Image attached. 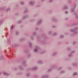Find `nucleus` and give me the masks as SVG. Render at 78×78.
<instances>
[{"label":"nucleus","instance_id":"obj_7","mask_svg":"<svg viewBox=\"0 0 78 78\" xmlns=\"http://www.w3.org/2000/svg\"><path fill=\"white\" fill-rule=\"evenodd\" d=\"M62 8L63 9L67 10V9H69V7L67 5H65Z\"/></svg>","mask_w":78,"mask_h":78},{"label":"nucleus","instance_id":"obj_37","mask_svg":"<svg viewBox=\"0 0 78 78\" xmlns=\"http://www.w3.org/2000/svg\"><path fill=\"white\" fill-rule=\"evenodd\" d=\"M26 19V17L25 16H24L23 17L22 19V20H25V19Z\"/></svg>","mask_w":78,"mask_h":78},{"label":"nucleus","instance_id":"obj_33","mask_svg":"<svg viewBox=\"0 0 78 78\" xmlns=\"http://www.w3.org/2000/svg\"><path fill=\"white\" fill-rule=\"evenodd\" d=\"M30 39H32V40H33L34 39V35H32L30 37Z\"/></svg>","mask_w":78,"mask_h":78},{"label":"nucleus","instance_id":"obj_25","mask_svg":"<svg viewBox=\"0 0 78 78\" xmlns=\"http://www.w3.org/2000/svg\"><path fill=\"white\" fill-rule=\"evenodd\" d=\"M33 36H36L37 35V33L36 32H34L32 33Z\"/></svg>","mask_w":78,"mask_h":78},{"label":"nucleus","instance_id":"obj_63","mask_svg":"<svg viewBox=\"0 0 78 78\" xmlns=\"http://www.w3.org/2000/svg\"><path fill=\"white\" fill-rule=\"evenodd\" d=\"M41 5H37V7H40Z\"/></svg>","mask_w":78,"mask_h":78},{"label":"nucleus","instance_id":"obj_35","mask_svg":"<svg viewBox=\"0 0 78 78\" xmlns=\"http://www.w3.org/2000/svg\"><path fill=\"white\" fill-rule=\"evenodd\" d=\"M65 36L64 35H62L60 36V38L61 39H63L64 37Z\"/></svg>","mask_w":78,"mask_h":78},{"label":"nucleus","instance_id":"obj_9","mask_svg":"<svg viewBox=\"0 0 78 78\" xmlns=\"http://www.w3.org/2000/svg\"><path fill=\"white\" fill-rule=\"evenodd\" d=\"M37 63L39 64H44L43 61L41 60H38L37 62Z\"/></svg>","mask_w":78,"mask_h":78},{"label":"nucleus","instance_id":"obj_50","mask_svg":"<svg viewBox=\"0 0 78 78\" xmlns=\"http://www.w3.org/2000/svg\"><path fill=\"white\" fill-rule=\"evenodd\" d=\"M19 13H16L15 14V15H16V16H19Z\"/></svg>","mask_w":78,"mask_h":78},{"label":"nucleus","instance_id":"obj_15","mask_svg":"<svg viewBox=\"0 0 78 78\" xmlns=\"http://www.w3.org/2000/svg\"><path fill=\"white\" fill-rule=\"evenodd\" d=\"M19 3L21 5H25V2H24L20 1Z\"/></svg>","mask_w":78,"mask_h":78},{"label":"nucleus","instance_id":"obj_46","mask_svg":"<svg viewBox=\"0 0 78 78\" xmlns=\"http://www.w3.org/2000/svg\"><path fill=\"white\" fill-rule=\"evenodd\" d=\"M62 69V67H59L58 69V70H61V69Z\"/></svg>","mask_w":78,"mask_h":78},{"label":"nucleus","instance_id":"obj_27","mask_svg":"<svg viewBox=\"0 0 78 78\" xmlns=\"http://www.w3.org/2000/svg\"><path fill=\"white\" fill-rule=\"evenodd\" d=\"M78 75V73L76 72H74L73 73V76H76V75Z\"/></svg>","mask_w":78,"mask_h":78},{"label":"nucleus","instance_id":"obj_62","mask_svg":"<svg viewBox=\"0 0 78 78\" xmlns=\"http://www.w3.org/2000/svg\"><path fill=\"white\" fill-rule=\"evenodd\" d=\"M53 28H56V26H52Z\"/></svg>","mask_w":78,"mask_h":78},{"label":"nucleus","instance_id":"obj_26","mask_svg":"<svg viewBox=\"0 0 78 78\" xmlns=\"http://www.w3.org/2000/svg\"><path fill=\"white\" fill-rule=\"evenodd\" d=\"M17 46H19V44H14L13 47H17Z\"/></svg>","mask_w":78,"mask_h":78},{"label":"nucleus","instance_id":"obj_55","mask_svg":"<svg viewBox=\"0 0 78 78\" xmlns=\"http://www.w3.org/2000/svg\"><path fill=\"white\" fill-rule=\"evenodd\" d=\"M76 44V41H74L73 42V45H75V44Z\"/></svg>","mask_w":78,"mask_h":78},{"label":"nucleus","instance_id":"obj_17","mask_svg":"<svg viewBox=\"0 0 78 78\" xmlns=\"http://www.w3.org/2000/svg\"><path fill=\"white\" fill-rule=\"evenodd\" d=\"M6 7L5 6L3 7H0V11L1 10H4L6 9Z\"/></svg>","mask_w":78,"mask_h":78},{"label":"nucleus","instance_id":"obj_59","mask_svg":"<svg viewBox=\"0 0 78 78\" xmlns=\"http://www.w3.org/2000/svg\"><path fill=\"white\" fill-rule=\"evenodd\" d=\"M16 7H18L19 6V5L18 4H16Z\"/></svg>","mask_w":78,"mask_h":78},{"label":"nucleus","instance_id":"obj_49","mask_svg":"<svg viewBox=\"0 0 78 78\" xmlns=\"http://www.w3.org/2000/svg\"><path fill=\"white\" fill-rule=\"evenodd\" d=\"M39 28L38 27H37L35 29V30H36V31H38V30H39Z\"/></svg>","mask_w":78,"mask_h":78},{"label":"nucleus","instance_id":"obj_40","mask_svg":"<svg viewBox=\"0 0 78 78\" xmlns=\"http://www.w3.org/2000/svg\"><path fill=\"white\" fill-rule=\"evenodd\" d=\"M65 71L62 70L60 72V73H65Z\"/></svg>","mask_w":78,"mask_h":78},{"label":"nucleus","instance_id":"obj_44","mask_svg":"<svg viewBox=\"0 0 78 78\" xmlns=\"http://www.w3.org/2000/svg\"><path fill=\"white\" fill-rule=\"evenodd\" d=\"M76 4H75L73 5V8L75 9V8H76Z\"/></svg>","mask_w":78,"mask_h":78},{"label":"nucleus","instance_id":"obj_30","mask_svg":"<svg viewBox=\"0 0 78 78\" xmlns=\"http://www.w3.org/2000/svg\"><path fill=\"white\" fill-rule=\"evenodd\" d=\"M3 23V20H0V26Z\"/></svg>","mask_w":78,"mask_h":78},{"label":"nucleus","instance_id":"obj_61","mask_svg":"<svg viewBox=\"0 0 78 78\" xmlns=\"http://www.w3.org/2000/svg\"><path fill=\"white\" fill-rule=\"evenodd\" d=\"M65 13L66 14H68V12L67 11H66L65 12Z\"/></svg>","mask_w":78,"mask_h":78},{"label":"nucleus","instance_id":"obj_45","mask_svg":"<svg viewBox=\"0 0 78 78\" xmlns=\"http://www.w3.org/2000/svg\"><path fill=\"white\" fill-rule=\"evenodd\" d=\"M7 42L9 44L10 43H11V41H10V39H8V40H7Z\"/></svg>","mask_w":78,"mask_h":78},{"label":"nucleus","instance_id":"obj_11","mask_svg":"<svg viewBox=\"0 0 78 78\" xmlns=\"http://www.w3.org/2000/svg\"><path fill=\"white\" fill-rule=\"evenodd\" d=\"M3 74L4 75H5V76H9V74L5 72H3Z\"/></svg>","mask_w":78,"mask_h":78},{"label":"nucleus","instance_id":"obj_36","mask_svg":"<svg viewBox=\"0 0 78 78\" xmlns=\"http://www.w3.org/2000/svg\"><path fill=\"white\" fill-rule=\"evenodd\" d=\"M48 34H50V35H51V34H52V31H49L48 32Z\"/></svg>","mask_w":78,"mask_h":78},{"label":"nucleus","instance_id":"obj_42","mask_svg":"<svg viewBox=\"0 0 78 78\" xmlns=\"http://www.w3.org/2000/svg\"><path fill=\"white\" fill-rule=\"evenodd\" d=\"M25 16L26 17V19H28V18H29V17H30V16H29V15H25Z\"/></svg>","mask_w":78,"mask_h":78},{"label":"nucleus","instance_id":"obj_24","mask_svg":"<svg viewBox=\"0 0 78 78\" xmlns=\"http://www.w3.org/2000/svg\"><path fill=\"white\" fill-rule=\"evenodd\" d=\"M31 76V74L30 73H27L26 74V76L27 77H30V76Z\"/></svg>","mask_w":78,"mask_h":78},{"label":"nucleus","instance_id":"obj_10","mask_svg":"<svg viewBox=\"0 0 78 78\" xmlns=\"http://www.w3.org/2000/svg\"><path fill=\"white\" fill-rule=\"evenodd\" d=\"M51 68H52V69H56L57 68V66H56V65H53L51 66Z\"/></svg>","mask_w":78,"mask_h":78},{"label":"nucleus","instance_id":"obj_14","mask_svg":"<svg viewBox=\"0 0 78 78\" xmlns=\"http://www.w3.org/2000/svg\"><path fill=\"white\" fill-rule=\"evenodd\" d=\"M52 21H53V22H56L57 21L56 19L55 18V17H53L52 18Z\"/></svg>","mask_w":78,"mask_h":78},{"label":"nucleus","instance_id":"obj_34","mask_svg":"<svg viewBox=\"0 0 78 78\" xmlns=\"http://www.w3.org/2000/svg\"><path fill=\"white\" fill-rule=\"evenodd\" d=\"M67 50H68V51H71V48L70 47L67 48Z\"/></svg>","mask_w":78,"mask_h":78},{"label":"nucleus","instance_id":"obj_60","mask_svg":"<svg viewBox=\"0 0 78 78\" xmlns=\"http://www.w3.org/2000/svg\"><path fill=\"white\" fill-rule=\"evenodd\" d=\"M76 19H78V15H76Z\"/></svg>","mask_w":78,"mask_h":78},{"label":"nucleus","instance_id":"obj_56","mask_svg":"<svg viewBox=\"0 0 78 78\" xmlns=\"http://www.w3.org/2000/svg\"><path fill=\"white\" fill-rule=\"evenodd\" d=\"M69 3H72V0H69Z\"/></svg>","mask_w":78,"mask_h":78},{"label":"nucleus","instance_id":"obj_13","mask_svg":"<svg viewBox=\"0 0 78 78\" xmlns=\"http://www.w3.org/2000/svg\"><path fill=\"white\" fill-rule=\"evenodd\" d=\"M0 60L2 61V60H5V58L3 55H1L0 56Z\"/></svg>","mask_w":78,"mask_h":78},{"label":"nucleus","instance_id":"obj_58","mask_svg":"<svg viewBox=\"0 0 78 78\" xmlns=\"http://www.w3.org/2000/svg\"><path fill=\"white\" fill-rule=\"evenodd\" d=\"M18 69V68H17L15 67L14 68V70H17Z\"/></svg>","mask_w":78,"mask_h":78},{"label":"nucleus","instance_id":"obj_38","mask_svg":"<svg viewBox=\"0 0 78 78\" xmlns=\"http://www.w3.org/2000/svg\"><path fill=\"white\" fill-rule=\"evenodd\" d=\"M51 70H52V69L51 68V69H49L48 71V72H50L51 71Z\"/></svg>","mask_w":78,"mask_h":78},{"label":"nucleus","instance_id":"obj_18","mask_svg":"<svg viewBox=\"0 0 78 78\" xmlns=\"http://www.w3.org/2000/svg\"><path fill=\"white\" fill-rule=\"evenodd\" d=\"M9 10H10V8H8L5 10V12H8V11H9Z\"/></svg>","mask_w":78,"mask_h":78},{"label":"nucleus","instance_id":"obj_22","mask_svg":"<svg viewBox=\"0 0 78 78\" xmlns=\"http://www.w3.org/2000/svg\"><path fill=\"white\" fill-rule=\"evenodd\" d=\"M41 36L38 35L37 36V39L38 40V41H40L41 40Z\"/></svg>","mask_w":78,"mask_h":78},{"label":"nucleus","instance_id":"obj_48","mask_svg":"<svg viewBox=\"0 0 78 78\" xmlns=\"http://www.w3.org/2000/svg\"><path fill=\"white\" fill-rule=\"evenodd\" d=\"M20 41H24V38H21V39H20Z\"/></svg>","mask_w":78,"mask_h":78},{"label":"nucleus","instance_id":"obj_31","mask_svg":"<svg viewBox=\"0 0 78 78\" xmlns=\"http://www.w3.org/2000/svg\"><path fill=\"white\" fill-rule=\"evenodd\" d=\"M57 34L58 33H55L52 34V36H57Z\"/></svg>","mask_w":78,"mask_h":78},{"label":"nucleus","instance_id":"obj_51","mask_svg":"<svg viewBox=\"0 0 78 78\" xmlns=\"http://www.w3.org/2000/svg\"><path fill=\"white\" fill-rule=\"evenodd\" d=\"M19 31H16V35H18V34H19Z\"/></svg>","mask_w":78,"mask_h":78},{"label":"nucleus","instance_id":"obj_20","mask_svg":"<svg viewBox=\"0 0 78 78\" xmlns=\"http://www.w3.org/2000/svg\"><path fill=\"white\" fill-rule=\"evenodd\" d=\"M29 47L30 48H32V46H33V44L31 43V42H30L29 43Z\"/></svg>","mask_w":78,"mask_h":78},{"label":"nucleus","instance_id":"obj_12","mask_svg":"<svg viewBox=\"0 0 78 78\" xmlns=\"http://www.w3.org/2000/svg\"><path fill=\"white\" fill-rule=\"evenodd\" d=\"M57 53V52H55L52 54V56H56Z\"/></svg>","mask_w":78,"mask_h":78},{"label":"nucleus","instance_id":"obj_3","mask_svg":"<svg viewBox=\"0 0 78 78\" xmlns=\"http://www.w3.org/2000/svg\"><path fill=\"white\" fill-rule=\"evenodd\" d=\"M37 69V67H33L32 68H29L27 69V70H36Z\"/></svg>","mask_w":78,"mask_h":78},{"label":"nucleus","instance_id":"obj_32","mask_svg":"<svg viewBox=\"0 0 78 78\" xmlns=\"http://www.w3.org/2000/svg\"><path fill=\"white\" fill-rule=\"evenodd\" d=\"M19 69H20V70H23V68L22 67V66L21 65H20L19 66Z\"/></svg>","mask_w":78,"mask_h":78},{"label":"nucleus","instance_id":"obj_6","mask_svg":"<svg viewBox=\"0 0 78 78\" xmlns=\"http://www.w3.org/2000/svg\"><path fill=\"white\" fill-rule=\"evenodd\" d=\"M42 20H40L37 23V25H38V26L40 25H41V23H42Z\"/></svg>","mask_w":78,"mask_h":78},{"label":"nucleus","instance_id":"obj_29","mask_svg":"<svg viewBox=\"0 0 78 78\" xmlns=\"http://www.w3.org/2000/svg\"><path fill=\"white\" fill-rule=\"evenodd\" d=\"M28 10L27 8H26L24 10V12H25V13H27V12H28Z\"/></svg>","mask_w":78,"mask_h":78},{"label":"nucleus","instance_id":"obj_2","mask_svg":"<svg viewBox=\"0 0 78 78\" xmlns=\"http://www.w3.org/2000/svg\"><path fill=\"white\" fill-rule=\"evenodd\" d=\"M39 49V47L38 46H36L35 47V48L34 50V53H37L38 51V50Z\"/></svg>","mask_w":78,"mask_h":78},{"label":"nucleus","instance_id":"obj_64","mask_svg":"<svg viewBox=\"0 0 78 78\" xmlns=\"http://www.w3.org/2000/svg\"><path fill=\"white\" fill-rule=\"evenodd\" d=\"M74 15H76H76H77V13H76V12H75L74 13Z\"/></svg>","mask_w":78,"mask_h":78},{"label":"nucleus","instance_id":"obj_1","mask_svg":"<svg viewBox=\"0 0 78 78\" xmlns=\"http://www.w3.org/2000/svg\"><path fill=\"white\" fill-rule=\"evenodd\" d=\"M78 27H75L74 28V29H71L70 30V32H72L74 34H78Z\"/></svg>","mask_w":78,"mask_h":78},{"label":"nucleus","instance_id":"obj_53","mask_svg":"<svg viewBox=\"0 0 78 78\" xmlns=\"http://www.w3.org/2000/svg\"><path fill=\"white\" fill-rule=\"evenodd\" d=\"M38 77V75H35L34 76L35 78H37Z\"/></svg>","mask_w":78,"mask_h":78},{"label":"nucleus","instance_id":"obj_8","mask_svg":"<svg viewBox=\"0 0 78 78\" xmlns=\"http://www.w3.org/2000/svg\"><path fill=\"white\" fill-rule=\"evenodd\" d=\"M41 78H48V75H44L41 76Z\"/></svg>","mask_w":78,"mask_h":78},{"label":"nucleus","instance_id":"obj_4","mask_svg":"<svg viewBox=\"0 0 78 78\" xmlns=\"http://www.w3.org/2000/svg\"><path fill=\"white\" fill-rule=\"evenodd\" d=\"M22 64L24 67H27L28 66L27 64L26 63V61L25 60H23L22 61Z\"/></svg>","mask_w":78,"mask_h":78},{"label":"nucleus","instance_id":"obj_23","mask_svg":"<svg viewBox=\"0 0 78 78\" xmlns=\"http://www.w3.org/2000/svg\"><path fill=\"white\" fill-rule=\"evenodd\" d=\"M23 75V73L22 72L18 73H17V75Z\"/></svg>","mask_w":78,"mask_h":78},{"label":"nucleus","instance_id":"obj_54","mask_svg":"<svg viewBox=\"0 0 78 78\" xmlns=\"http://www.w3.org/2000/svg\"><path fill=\"white\" fill-rule=\"evenodd\" d=\"M28 51V49H26L25 51V53H27Z\"/></svg>","mask_w":78,"mask_h":78},{"label":"nucleus","instance_id":"obj_52","mask_svg":"<svg viewBox=\"0 0 78 78\" xmlns=\"http://www.w3.org/2000/svg\"><path fill=\"white\" fill-rule=\"evenodd\" d=\"M13 28H14V25H12L11 27V30H12V29H13Z\"/></svg>","mask_w":78,"mask_h":78},{"label":"nucleus","instance_id":"obj_57","mask_svg":"<svg viewBox=\"0 0 78 78\" xmlns=\"http://www.w3.org/2000/svg\"><path fill=\"white\" fill-rule=\"evenodd\" d=\"M42 43L43 44H46L45 43V42L44 41H42Z\"/></svg>","mask_w":78,"mask_h":78},{"label":"nucleus","instance_id":"obj_39","mask_svg":"<svg viewBox=\"0 0 78 78\" xmlns=\"http://www.w3.org/2000/svg\"><path fill=\"white\" fill-rule=\"evenodd\" d=\"M22 22V20H20L18 22V24H20V23H21Z\"/></svg>","mask_w":78,"mask_h":78},{"label":"nucleus","instance_id":"obj_47","mask_svg":"<svg viewBox=\"0 0 78 78\" xmlns=\"http://www.w3.org/2000/svg\"><path fill=\"white\" fill-rule=\"evenodd\" d=\"M28 58H30V57H31V55L30 54H28Z\"/></svg>","mask_w":78,"mask_h":78},{"label":"nucleus","instance_id":"obj_21","mask_svg":"<svg viewBox=\"0 0 78 78\" xmlns=\"http://www.w3.org/2000/svg\"><path fill=\"white\" fill-rule=\"evenodd\" d=\"M65 60L66 61H70V59L69 58H68L67 57H65Z\"/></svg>","mask_w":78,"mask_h":78},{"label":"nucleus","instance_id":"obj_5","mask_svg":"<svg viewBox=\"0 0 78 78\" xmlns=\"http://www.w3.org/2000/svg\"><path fill=\"white\" fill-rule=\"evenodd\" d=\"M35 2L34 1H30L29 3V5H30V6H33L35 4Z\"/></svg>","mask_w":78,"mask_h":78},{"label":"nucleus","instance_id":"obj_41","mask_svg":"<svg viewBox=\"0 0 78 78\" xmlns=\"http://www.w3.org/2000/svg\"><path fill=\"white\" fill-rule=\"evenodd\" d=\"M72 56V54L70 53L68 55V57H70Z\"/></svg>","mask_w":78,"mask_h":78},{"label":"nucleus","instance_id":"obj_16","mask_svg":"<svg viewBox=\"0 0 78 78\" xmlns=\"http://www.w3.org/2000/svg\"><path fill=\"white\" fill-rule=\"evenodd\" d=\"M71 11L72 12H74L75 11V9L72 8L71 10Z\"/></svg>","mask_w":78,"mask_h":78},{"label":"nucleus","instance_id":"obj_19","mask_svg":"<svg viewBox=\"0 0 78 78\" xmlns=\"http://www.w3.org/2000/svg\"><path fill=\"white\" fill-rule=\"evenodd\" d=\"M72 65L73 66H74V67H76L77 65H78V63L77 62L73 63Z\"/></svg>","mask_w":78,"mask_h":78},{"label":"nucleus","instance_id":"obj_43","mask_svg":"<svg viewBox=\"0 0 78 78\" xmlns=\"http://www.w3.org/2000/svg\"><path fill=\"white\" fill-rule=\"evenodd\" d=\"M76 52V51L75 50H74L73 51H72L71 52V53L72 54H73V53H75V52Z\"/></svg>","mask_w":78,"mask_h":78},{"label":"nucleus","instance_id":"obj_28","mask_svg":"<svg viewBox=\"0 0 78 78\" xmlns=\"http://www.w3.org/2000/svg\"><path fill=\"white\" fill-rule=\"evenodd\" d=\"M54 1V0H49V3H52Z\"/></svg>","mask_w":78,"mask_h":78}]
</instances>
